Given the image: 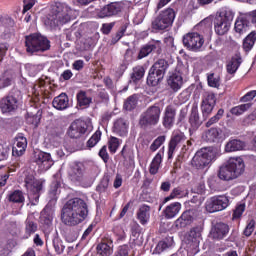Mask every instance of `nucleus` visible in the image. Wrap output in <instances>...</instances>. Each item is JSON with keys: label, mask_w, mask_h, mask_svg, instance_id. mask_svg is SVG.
I'll use <instances>...</instances> for the list:
<instances>
[{"label": "nucleus", "mask_w": 256, "mask_h": 256, "mask_svg": "<svg viewBox=\"0 0 256 256\" xmlns=\"http://www.w3.org/2000/svg\"><path fill=\"white\" fill-rule=\"evenodd\" d=\"M73 9H70L69 6H63L62 11H58L54 17V25H65L73 19Z\"/></svg>", "instance_id": "412c9836"}, {"label": "nucleus", "mask_w": 256, "mask_h": 256, "mask_svg": "<svg viewBox=\"0 0 256 256\" xmlns=\"http://www.w3.org/2000/svg\"><path fill=\"white\" fill-rule=\"evenodd\" d=\"M245 173V162L241 157L230 158L225 165L221 166L218 177L222 181H233Z\"/></svg>", "instance_id": "f03ea898"}, {"label": "nucleus", "mask_w": 256, "mask_h": 256, "mask_svg": "<svg viewBox=\"0 0 256 256\" xmlns=\"http://www.w3.org/2000/svg\"><path fill=\"white\" fill-rule=\"evenodd\" d=\"M229 207V198L225 195L211 197L205 204V209L208 213H217L225 211Z\"/></svg>", "instance_id": "9d476101"}, {"label": "nucleus", "mask_w": 256, "mask_h": 256, "mask_svg": "<svg viewBox=\"0 0 256 256\" xmlns=\"http://www.w3.org/2000/svg\"><path fill=\"white\" fill-rule=\"evenodd\" d=\"M207 80H208L209 87L218 88L220 85L219 77H215L214 73L208 75Z\"/></svg>", "instance_id": "864d4df0"}, {"label": "nucleus", "mask_w": 256, "mask_h": 256, "mask_svg": "<svg viewBox=\"0 0 256 256\" xmlns=\"http://www.w3.org/2000/svg\"><path fill=\"white\" fill-rule=\"evenodd\" d=\"M27 149V138L19 137L16 139V145L12 148L13 157H21Z\"/></svg>", "instance_id": "cd10ccee"}, {"label": "nucleus", "mask_w": 256, "mask_h": 256, "mask_svg": "<svg viewBox=\"0 0 256 256\" xmlns=\"http://www.w3.org/2000/svg\"><path fill=\"white\" fill-rule=\"evenodd\" d=\"M215 159V152L208 148L198 150L192 158L191 165L198 171H203L211 165V161Z\"/></svg>", "instance_id": "6e6552de"}, {"label": "nucleus", "mask_w": 256, "mask_h": 256, "mask_svg": "<svg viewBox=\"0 0 256 256\" xmlns=\"http://www.w3.org/2000/svg\"><path fill=\"white\" fill-rule=\"evenodd\" d=\"M256 97V90H252L250 92H248L246 95H244L240 101H242V103H247V101H253V99H255Z\"/></svg>", "instance_id": "e2e57ef3"}, {"label": "nucleus", "mask_w": 256, "mask_h": 256, "mask_svg": "<svg viewBox=\"0 0 256 256\" xmlns=\"http://www.w3.org/2000/svg\"><path fill=\"white\" fill-rule=\"evenodd\" d=\"M235 14L231 9L222 10L214 19V31L217 35H225L231 29V22Z\"/></svg>", "instance_id": "0eeeda50"}, {"label": "nucleus", "mask_w": 256, "mask_h": 256, "mask_svg": "<svg viewBox=\"0 0 256 256\" xmlns=\"http://www.w3.org/2000/svg\"><path fill=\"white\" fill-rule=\"evenodd\" d=\"M167 85L173 91V93H177L183 87V76L181 73L174 72L167 79Z\"/></svg>", "instance_id": "b1692460"}, {"label": "nucleus", "mask_w": 256, "mask_h": 256, "mask_svg": "<svg viewBox=\"0 0 256 256\" xmlns=\"http://www.w3.org/2000/svg\"><path fill=\"white\" fill-rule=\"evenodd\" d=\"M52 243L57 255H61V253L65 251V245H63V241L61 240V238L54 237Z\"/></svg>", "instance_id": "de8ad7c7"}, {"label": "nucleus", "mask_w": 256, "mask_h": 256, "mask_svg": "<svg viewBox=\"0 0 256 256\" xmlns=\"http://www.w3.org/2000/svg\"><path fill=\"white\" fill-rule=\"evenodd\" d=\"M248 109H251V103L241 104L236 107L231 108L230 113L232 115H243L245 111H248Z\"/></svg>", "instance_id": "a18cd8bd"}, {"label": "nucleus", "mask_w": 256, "mask_h": 256, "mask_svg": "<svg viewBox=\"0 0 256 256\" xmlns=\"http://www.w3.org/2000/svg\"><path fill=\"white\" fill-rule=\"evenodd\" d=\"M193 223V214L191 211H184L181 216L174 222L176 229H185Z\"/></svg>", "instance_id": "393cba45"}, {"label": "nucleus", "mask_w": 256, "mask_h": 256, "mask_svg": "<svg viewBox=\"0 0 256 256\" xmlns=\"http://www.w3.org/2000/svg\"><path fill=\"white\" fill-rule=\"evenodd\" d=\"M219 135H221V130L219 128H210L206 133V141L208 143H215V140L219 138Z\"/></svg>", "instance_id": "79ce46f5"}, {"label": "nucleus", "mask_w": 256, "mask_h": 256, "mask_svg": "<svg viewBox=\"0 0 256 256\" xmlns=\"http://www.w3.org/2000/svg\"><path fill=\"white\" fill-rule=\"evenodd\" d=\"M113 131L116 133V135H119V137H127V133L129 131V122L123 118H118L114 122Z\"/></svg>", "instance_id": "a878e982"}, {"label": "nucleus", "mask_w": 256, "mask_h": 256, "mask_svg": "<svg viewBox=\"0 0 256 256\" xmlns=\"http://www.w3.org/2000/svg\"><path fill=\"white\" fill-rule=\"evenodd\" d=\"M256 41V32L252 31L247 35V37L243 40V49L246 53H249L253 49Z\"/></svg>", "instance_id": "4c0bfd02"}, {"label": "nucleus", "mask_w": 256, "mask_h": 256, "mask_svg": "<svg viewBox=\"0 0 256 256\" xmlns=\"http://www.w3.org/2000/svg\"><path fill=\"white\" fill-rule=\"evenodd\" d=\"M201 232H202V229L199 226H196L190 229V231L188 232V235L186 236L188 243H193L194 247H199Z\"/></svg>", "instance_id": "c756f323"}, {"label": "nucleus", "mask_w": 256, "mask_h": 256, "mask_svg": "<svg viewBox=\"0 0 256 256\" xmlns=\"http://www.w3.org/2000/svg\"><path fill=\"white\" fill-rule=\"evenodd\" d=\"M124 9L125 3L111 2L100 9V11L97 13V17L99 19H106L107 17H117V15H121V13H123Z\"/></svg>", "instance_id": "f8f14e48"}, {"label": "nucleus", "mask_w": 256, "mask_h": 256, "mask_svg": "<svg viewBox=\"0 0 256 256\" xmlns=\"http://www.w3.org/2000/svg\"><path fill=\"white\" fill-rule=\"evenodd\" d=\"M175 10L173 8H167L162 10L152 22V28L156 31H165V29H169L171 25H173V21H175Z\"/></svg>", "instance_id": "1a4fd4ad"}, {"label": "nucleus", "mask_w": 256, "mask_h": 256, "mask_svg": "<svg viewBox=\"0 0 256 256\" xmlns=\"http://www.w3.org/2000/svg\"><path fill=\"white\" fill-rule=\"evenodd\" d=\"M35 231H37V224L31 220L26 221V233L32 235Z\"/></svg>", "instance_id": "13d9d810"}, {"label": "nucleus", "mask_w": 256, "mask_h": 256, "mask_svg": "<svg viewBox=\"0 0 256 256\" xmlns=\"http://www.w3.org/2000/svg\"><path fill=\"white\" fill-rule=\"evenodd\" d=\"M137 219L141 225H147L151 217V207L147 205H142L137 211Z\"/></svg>", "instance_id": "c85d7f7f"}, {"label": "nucleus", "mask_w": 256, "mask_h": 256, "mask_svg": "<svg viewBox=\"0 0 256 256\" xmlns=\"http://www.w3.org/2000/svg\"><path fill=\"white\" fill-rule=\"evenodd\" d=\"M183 141H185V136L183 134H176L171 138L169 142L168 159L173 157V153H175L177 146L180 143H183Z\"/></svg>", "instance_id": "2f4dec72"}, {"label": "nucleus", "mask_w": 256, "mask_h": 256, "mask_svg": "<svg viewBox=\"0 0 256 256\" xmlns=\"http://www.w3.org/2000/svg\"><path fill=\"white\" fill-rule=\"evenodd\" d=\"M87 133V122L81 119L73 121L68 129V135L71 139H79Z\"/></svg>", "instance_id": "f3484780"}, {"label": "nucleus", "mask_w": 256, "mask_h": 256, "mask_svg": "<svg viewBox=\"0 0 256 256\" xmlns=\"http://www.w3.org/2000/svg\"><path fill=\"white\" fill-rule=\"evenodd\" d=\"M8 201L10 203H18L23 206L25 203V195H23V191L15 190L8 195Z\"/></svg>", "instance_id": "e433bc0d"}, {"label": "nucleus", "mask_w": 256, "mask_h": 256, "mask_svg": "<svg viewBox=\"0 0 256 256\" xmlns=\"http://www.w3.org/2000/svg\"><path fill=\"white\" fill-rule=\"evenodd\" d=\"M145 77V68L143 66H136L133 68V72L131 74V79L134 83L137 81H141Z\"/></svg>", "instance_id": "ea45409f"}, {"label": "nucleus", "mask_w": 256, "mask_h": 256, "mask_svg": "<svg viewBox=\"0 0 256 256\" xmlns=\"http://www.w3.org/2000/svg\"><path fill=\"white\" fill-rule=\"evenodd\" d=\"M109 176H104L100 182V185L97 186L96 190L99 193H105V191H107V189L109 188Z\"/></svg>", "instance_id": "8fccbe9b"}, {"label": "nucleus", "mask_w": 256, "mask_h": 256, "mask_svg": "<svg viewBox=\"0 0 256 256\" xmlns=\"http://www.w3.org/2000/svg\"><path fill=\"white\" fill-rule=\"evenodd\" d=\"M101 139V131H96L93 136L88 140L87 146L93 147L96 143H99Z\"/></svg>", "instance_id": "603ef678"}, {"label": "nucleus", "mask_w": 256, "mask_h": 256, "mask_svg": "<svg viewBox=\"0 0 256 256\" xmlns=\"http://www.w3.org/2000/svg\"><path fill=\"white\" fill-rule=\"evenodd\" d=\"M179 211H181V203L174 202L165 208L164 216L166 219H173V217L179 214Z\"/></svg>", "instance_id": "72a5a7b5"}, {"label": "nucleus", "mask_w": 256, "mask_h": 256, "mask_svg": "<svg viewBox=\"0 0 256 256\" xmlns=\"http://www.w3.org/2000/svg\"><path fill=\"white\" fill-rule=\"evenodd\" d=\"M173 243V236H168L164 238L157 244L156 248L154 249V253H156L157 255H161L163 251H166V249H169V247H173Z\"/></svg>", "instance_id": "f704fd0d"}, {"label": "nucleus", "mask_w": 256, "mask_h": 256, "mask_svg": "<svg viewBox=\"0 0 256 256\" xmlns=\"http://www.w3.org/2000/svg\"><path fill=\"white\" fill-rule=\"evenodd\" d=\"M243 213H245V204L237 205L233 212V219H240Z\"/></svg>", "instance_id": "6e6d98bb"}, {"label": "nucleus", "mask_w": 256, "mask_h": 256, "mask_svg": "<svg viewBox=\"0 0 256 256\" xmlns=\"http://www.w3.org/2000/svg\"><path fill=\"white\" fill-rule=\"evenodd\" d=\"M96 251L99 256L113 255V242H100L96 247Z\"/></svg>", "instance_id": "473e14b6"}, {"label": "nucleus", "mask_w": 256, "mask_h": 256, "mask_svg": "<svg viewBox=\"0 0 256 256\" xmlns=\"http://www.w3.org/2000/svg\"><path fill=\"white\" fill-rule=\"evenodd\" d=\"M91 101V97H87V93L85 91L77 93V102L80 107H88V105H91Z\"/></svg>", "instance_id": "a19ab883"}, {"label": "nucleus", "mask_w": 256, "mask_h": 256, "mask_svg": "<svg viewBox=\"0 0 256 256\" xmlns=\"http://www.w3.org/2000/svg\"><path fill=\"white\" fill-rule=\"evenodd\" d=\"M35 3H37V0H24V8L22 13H27V11L33 9Z\"/></svg>", "instance_id": "0e129e2a"}, {"label": "nucleus", "mask_w": 256, "mask_h": 256, "mask_svg": "<svg viewBox=\"0 0 256 256\" xmlns=\"http://www.w3.org/2000/svg\"><path fill=\"white\" fill-rule=\"evenodd\" d=\"M153 51H156L158 55H161L163 49L161 48L160 40H153L152 42L143 45L138 52L137 59H145V57H149Z\"/></svg>", "instance_id": "dca6fc26"}, {"label": "nucleus", "mask_w": 256, "mask_h": 256, "mask_svg": "<svg viewBox=\"0 0 256 256\" xmlns=\"http://www.w3.org/2000/svg\"><path fill=\"white\" fill-rule=\"evenodd\" d=\"M7 51H9V44L0 43V63L3 61V57L7 55Z\"/></svg>", "instance_id": "69168bd1"}, {"label": "nucleus", "mask_w": 256, "mask_h": 256, "mask_svg": "<svg viewBox=\"0 0 256 256\" xmlns=\"http://www.w3.org/2000/svg\"><path fill=\"white\" fill-rule=\"evenodd\" d=\"M35 163L42 167L45 171L53 167V158H51L50 153L38 152L35 154Z\"/></svg>", "instance_id": "5701e85b"}, {"label": "nucleus", "mask_w": 256, "mask_h": 256, "mask_svg": "<svg viewBox=\"0 0 256 256\" xmlns=\"http://www.w3.org/2000/svg\"><path fill=\"white\" fill-rule=\"evenodd\" d=\"M215 105H217L215 94L209 93L203 98L200 109L204 119H209L213 109H215Z\"/></svg>", "instance_id": "a211bd4d"}, {"label": "nucleus", "mask_w": 256, "mask_h": 256, "mask_svg": "<svg viewBox=\"0 0 256 256\" xmlns=\"http://www.w3.org/2000/svg\"><path fill=\"white\" fill-rule=\"evenodd\" d=\"M204 121H207V119H205L203 115L202 117L199 116V110L197 109V107H192L191 113L189 116L190 133L197 131V129H199V127L203 125Z\"/></svg>", "instance_id": "4be33fe9"}, {"label": "nucleus", "mask_w": 256, "mask_h": 256, "mask_svg": "<svg viewBox=\"0 0 256 256\" xmlns=\"http://www.w3.org/2000/svg\"><path fill=\"white\" fill-rule=\"evenodd\" d=\"M204 43L205 38L197 32L188 33L183 37V45L189 49V51H199Z\"/></svg>", "instance_id": "ddd939ff"}, {"label": "nucleus", "mask_w": 256, "mask_h": 256, "mask_svg": "<svg viewBox=\"0 0 256 256\" xmlns=\"http://www.w3.org/2000/svg\"><path fill=\"white\" fill-rule=\"evenodd\" d=\"M159 121H161V107L152 105L140 115L139 126L141 129H149L159 125Z\"/></svg>", "instance_id": "423d86ee"}, {"label": "nucleus", "mask_w": 256, "mask_h": 256, "mask_svg": "<svg viewBox=\"0 0 256 256\" xmlns=\"http://www.w3.org/2000/svg\"><path fill=\"white\" fill-rule=\"evenodd\" d=\"M165 136H159L157 137L153 143L150 145V151H157L161 145L165 143Z\"/></svg>", "instance_id": "3c124183"}, {"label": "nucleus", "mask_w": 256, "mask_h": 256, "mask_svg": "<svg viewBox=\"0 0 256 256\" xmlns=\"http://www.w3.org/2000/svg\"><path fill=\"white\" fill-rule=\"evenodd\" d=\"M113 27H115V22L102 24L101 31L103 35H109L113 31Z\"/></svg>", "instance_id": "bf43d9fd"}, {"label": "nucleus", "mask_w": 256, "mask_h": 256, "mask_svg": "<svg viewBox=\"0 0 256 256\" xmlns=\"http://www.w3.org/2000/svg\"><path fill=\"white\" fill-rule=\"evenodd\" d=\"M11 85V78L7 76H2L0 78V89H4V87H9Z\"/></svg>", "instance_id": "774afa93"}, {"label": "nucleus", "mask_w": 256, "mask_h": 256, "mask_svg": "<svg viewBox=\"0 0 256 256\" xmlns=\"http://www.w3.org/2000/svg\"><path fill=\"white\" fill-rule=\"evenodd\" d=\"M177 115V108L173 105H168L165 108L164 116L162 118V125L165 129H171L175 125V117Z\"/></svg>", "instance_id": "aec40b11"}, {"label": "nucleus", "mask_w": 256, "mask_h": 256, "mask_svg": "<svg viewBox=\"0 0 256 256\" xmlns=\"http://www.w3.org/2000/svg\"><path fill=\"white\" fill-rule=\"evenodd\" d=\"M68 177L73 183H80L82 187L93 185V177L85 174V166L81 162H76L70 166Z\"/></svg>", "instance_id": "39448f33"}, {"label": "nucleus", "mask_w": 256, "mask_h": 256, "mask_svg": "<svg viewBox=\"0 0 256 256\" xmlns=\"http://www.w3.org/2000/svg\"><path fill=\"white\" fill-rule=\"evenodd\" d=\"M169 69V62L163 58L158 59L150 68L147 77L148 85L151 87H157L161 81L165 78V73Z\"/></svg>", "instance_id": "20e7f679"}, {"label": "nucleus", "mask_w": 256, "mask_h": 256, "mask_svg": "<svg viewBox=\"0 0 256 256\" xmlns=\"http://www.w3.org/2000/svg\"><path fill=\"white\" fill-rule=\"evenodd\" d=\"M241 63H243V58H241V54H236L231 58V61L228 62L226 69L227 73L230 75H233L234 73H237V69L241 67Z\"/></svg>", "instance_id": "7c9ffc66"}, {"label": "nucleus", "mask_w": 256, "mask_h": 256, "mask_svg": "<svg viewBox=\"0 0 256 256\" xmlns=\"http://www.w3.org/2000/svg\"><path fill=\"white\" fill-rule=\"evenodd\" d=\"M245 147V143L241 140H230L225 145V151L226 153H233V151H241Z\"/></svg>", "instance_id": "c9c22d12"}, {"label": "nucleus", "mask_w": 256, "mask_h": 256, "mask_svg": "<svg viewBox=\"0 0 256 256\" xmlns=\"http://www.w3.org/2000/svg\"><path fill=\"white\" fill-rule=\"evenodd\" d=\"M0 109L2 113H15L19 109V99L13 94H8L0 100Z\"/></svg>", "instance_id": "2eb2a0df"}, {"label": "nucleus", "mask_w": 256, "mask_h": 256, "mask_svg": "<svg viewBox=\"0 0 256 256\" xmlns=\"http://www.w3.org/2000/svg\"><path fill=\"white\" fill-rule=\"evenodd\" d=\"M253 231H255V221L251 220L244 230L245 237H251V235H253Z\"/></svg>", "instance_id": "680f3d73"}, {"label": "nucleus", "mask_w": 256, "mask_h": 256, "mask_svg": "<svg viewBox=\"0 0 256 256\" xmlns=\"http://www.w3.org/2000/svg\"><path fill=\"white\" fill-rule=\"evenodd\" d=\"M11 155V147L7 143L0 144V163L7 161Z\"/></svg>", "instance_id": "c03bdc74"}, {"label": "nucleus", "mask_w": 256, "mask_h": 256, "mask_svg": "<svg viewBox=\"0 0 256 256\" xmlns=\"http://www.w3.org/2000/svg\"><path fill=\"white\" fill-rule=\"evenodd\" d=\"M25 186H26V189H28V191L31 192L30 200L32 205H37V203H39V197H40L39 193H41V191L43 190V183L33 178H26Z\"/></svg>", "instance_id": "4468645a"}, {"label": "nucleus", "mask_w": 256, "mask_h": 256, "mask_svg": "<svg viewBox=\"0 0 256 256\" xmlns=\"http://www.w3.org/2000/svg\"><path fill=\"white\" fill-rule=\"evenodd\" d=\"M52 105L58 111H65L69 107V96L66 93H61L53 99Z\"/></svg>", "instance_id": "bb28decb"}, {"label": "nucleus", "mask_w": 256, "mask_h": 256, "mask_svg": "<svg viewBox=\"0 0 256 256\" xmlns=\"http://www.w3.org/2000/svg\"><path fill=\"white\" fill-rule=\"evenodd\" d=\"M117 149H119V139L112 137L109 141V150L111 151V153H115Z\"/></svg>", "instance_id": "052dcab7"}, {"label": "nucleus", "mask_w": 256, "mask_h": 256, "mask_svg": "<svg viewBox=\"0 0 256 256\" xmlns=\"http://www.w3.org/2000/svg\"><path fill=\"white\" fill-rule=\"evenodd\" d=\"M27 121L31 124L34 125V127H38L39 123H41V114L37 113L33 116H29L27 118Z\"/></svg>", "instance_id": "4d7b16f0"}, {"label": "nucleus", "mask_w": 256, "mask_h": 256, "mask_svg": "<svg viewBox=\"0 0 256 256\" xmlns=\"http://www.w3.org/2000/svg\"><path fill=\"white\" fill-rule=\"evenodd\" d=\"M225 114V110L220 108L216 115L211 117L207 122H206V127H211V125H215V123H219V120L223 117Z\"/></svg>", "instance_id": "49530a36"}, {"label": "nucleus", "mask_w": 256, "mask_h": 256, "mask_svg": "<svg viewBox=\"0 0 256 256\" xmlns=\"http://www.w3.org/2000/svg\"><path fill=\"white\" fill-rule=\"evenodd\" d=\"M253 121H256V109L250 115L244 118L243 123L244 125H251Z\"/></svg>", "instance_id": "338daca9"}, {"label": "nucleus", "mask_w": 256, "mask_h": 256, "mask_svg": "<svg viewBox=\"0 0 256 256\" xmlns=\"http://www.w3.org/2000/svg\"><path fill=\"white\" fill-rule=\"evenodd\" d=\"M162 161H163V157L161 156V153H157L150 165L151 175H157Z\"/></svg>", "instance_id": "58836bf2"}, {"label": "nucleus", "mask_w": 256, "mask_h": 256, "mask_svg": "<svg viewBox=\"0 0 256 256\" xmlns=\"http://www.w3.org/2000/svg\"><path fill=\"white\" fill-rule=\"evenodd\" d=\"M229 234V225L223 222H217L214 224L210 230L209 237L213 239V241H221L225 239Z\"/></svg>", "instance_id": "6ab92c4d"}, {"label": "nucleus", "mask_w": 256, "mask_h": 256, "mask_svg": "<svg viewBox=\"0 0 256 256\" xmlns=\"http://www.w3.org/2000/svg\"><path fill=\"white\" fill-rule=\"evenodd\" d=\"M251 23H256V10L246 13L236 20L234 29L236 33L243 35L250 31Z\"/></svg>", "instance_id": "9b49d317"}, {"label": "nucleus", "mask_w": 256, "mask_h": 256, "mask_svg": "<svg viewBox=\"0 0 256 256\" xmlns=\"http://www.w3.org/2000/svg\"><path fill=\"white\" fill-rule=\"evenodd\" d=\"M114 256H129V245L124 244L119 246Z\"/></svg>", "instance_id": "5fc2aeb1"}, {"label": "nucleus", "mask_w": 256, "mask_h": 256, "mask_svg": "<svg viewBox=\"0 0 256 256\" xmlns=\"http://www.w3.org/2000/svg\"><path fill=\"white\" fill-rule=\"evenodd\" d=\"M89 215V206L81 198H71L61 209V221L66 227L81 225Z\"/></svg>", "instance_id": "f257e3e1"}, {"label": "nucleus", "mask_w": 256, "mask_h": 256, "mask_svg": "<svg viewBox=\"0 0 256 256\" xmlns=\"http://www.w3.org/2000/svg\"><path fill=\"white\" fill-rule=\"evenodd\" d=\"M25 47L28 55H35V53H45L51 49V42L47 37L33 33L25 36Z\"/></svg>", "instance_id": "7ed1b4c3"}, {"label": "nucleus", "mask_w": 256, "mask_h": 256, "mask_svg": "<svg viewBox=\"0 0 256 256\" xmlns=\"http://www.w3.org/2000/svg\"><path fill=\"white\" fill-rule=\"evenodd\" d=\"M137 101H139V98L137 97L136 94L128 97L124 102V109L126 111H133V109L137 107Z\"/></svg>", "instance_id": "37998d69"}, {"label": "nucleus", "mask_w": 256, "mask_h": 256, "mask_svg": "<svg viewBox=\"0 0 256 256\" xmlns=\"http://www.w3.org/2000/svg\"><path fill=\"white\" fill-rule=\"evenodd\" d=\"M185 193H183V190L180 187L174 188L169 196H167L163 203H167L168 201H171V199H175V197H183Z\"/></svg>", "instance_id": "09e8293b"}]
</instances>
